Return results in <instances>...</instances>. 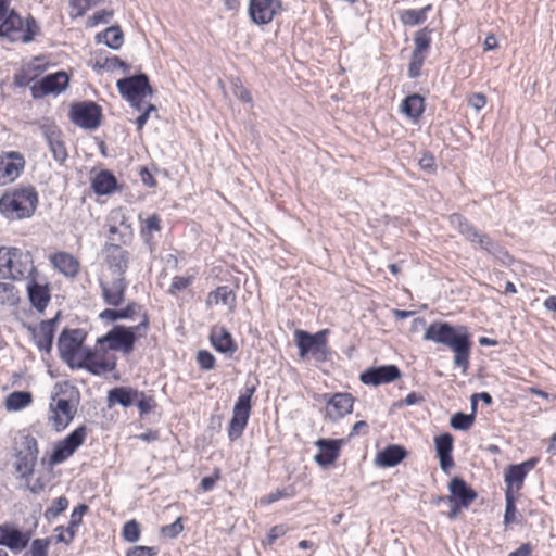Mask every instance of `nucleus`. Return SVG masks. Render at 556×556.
I'll list each match as a JSON object with an SVG mask.
<instances>
[{
    "instance_id": "nucleus-37",
    "label": "nucleus",
    "mask_w": 556,
    "mask_h": 556,
    "mask_svg": "<svg viewBox=\"0 0 556 556\" xmlns=\"http://www.w3.org/2000/svg\"><path fill=\"white\" fill-rule=\"evenodd\" d=\"M96 41L98 43L104 42L112 50H118L124 42V34L119 26H110L97 34Z\"/></svg>"
},
{
    "instance_id": "nucleus-54",
    "label": "nucleus",
    "mask_w": 556,
    "mask_h": 556,
    "mask_svg": "<svg viewBox=\"0 0 556 556\" xmlns=\"http://www.w3.org/2000/svg\"><path fill=\"white\" fill-rule=\"evenodd\" d=\"M49 147L55 161L63 163L67 159V150L64 142L58 138L49 137Z\"/></svg>"
},
{
    "instance_id": "nucleus-33",
    "label": "nucleus",
    "mask_w": 556,
    "mask_h": 556,
    "mask_svg": "<svg viewBox=\"0 0 556 556\" xmlns=\"http://www.w3.org/2000/svg\"><path fill=\"white\" fill-rule=\"evenodd\" d=\"M140 305L135 301H130L123 308L108 307L99 314V318L103 321L114 323L119 319H132L137 314Z\"/></svg>"
},
{
    "instance_id": "nucleus-18",
    "label": "nucleus",
    "mask_w": 556,
    "mask_h": 556,
    "mask_svg": "<svg viewBox=\"0 0 556 556\" xmlns=\"http://www.w3.org/2000/svg\"><path fill=\"white\" fill-rule=\"evenodd\" d=\"M401 377V370L396 365H381L369 367L361 374V381L367 386H380L395 381Z\"/></svg>"
},
{
    "instance_id": "nucleus-51",
    "label": "nucleus",
    "mask_w": 556,
    "mask_h": 556,
    "mask_svg": "<svg viewBox=\"0 0 556 556\" xmlns=\"http://www.w3.org/2000/svg\"><path fill=\"white\" fill-rule=\"evenodd\" d=\"M161 230V218L156 214H152L146 220L143 226L141 227V236L147 243L151 240V233L153 231Z\"/></svg>"
},
{
    "instance_id": "nucleus-36",
    "label": "nucleus",
    "mask_w": 556,
    "mask_h": 556,
    "mask_svg": "<svg viewBox=\"0 0 556 556\" xmlns=\"http://www.w3.org/2000/svg\"><path fill=\"white\" fill-rule=\"evenodd\" d=\"M432 10V4H427L426 7L415 10V9H405L399 11V20L404 26H417L422 24L427 20L428 13Z\"/></svg>"
},
{
    "instance_id": "nucleus-32",
    "label": "nucleus",
    "mask_w": 556,
    "mask_h": 556,
    "mask_svg": "<svg viewBox=\"0 0 556 556\" xmlns=\"http://www.w3.org/2000/svg\"><path fill=\"white\" fill-rule=\"evenodd\" d=\"M407 456V451L402 445L391 444L380 451L377 463L382 467H394Z\"/></svg>"
},
{
    "instance_id": "nucleus-23",
    "label": "nucleus",
    "mask_w": 556,
    "mask_h": 556,
    "mask_svg": "<svg viewBox=\"0 0 556 556\" xmlns=\"http://www.w3.org/2000/svg\"><path fill=\"white\" fill-rule=\"evenodd\" d=\"M343 443L342 439L317 440L315 445L319 452L314 456L315 462L324 468L332 465L339 458Z\"/></svg>"
},
{
    "instance_id": "nucleus-26",
    "label": "nucleus",
    "mask_w": 556,
    "mask_h": 556,
    "mask_svg": "<svg viewBox=\"0 0 556 556\" xmlns=\"http://www.w3.org/2000/svg\"><path fill=\"white\" fill-rule=\"evenodd\" d=\"M0 22V37L7 38L10 42L20 41L24 20L14 10H9Z\"/></svg>"
},
{
    "instance_id": "nucleus-10",
    "label": "nucleus",
    "mask_w": 556,
    "mask_h": 556,
    "mask_svg": "<svg viewBox=\"0 0 556 556\" xmlns=\"http://www.w3.org/2000/svg\"><path fill=\"white\" fill-rule=\"evenodd\" d=\"M448 502L452 508L447 514L450 519L457 517L462 508H468L469 505L478 497V493L468 485L462 477H454L448 483Z\"/></svg>"
},
{
    "instance_id": "nucleus-2",
    "label": "nucleus",
    "mask_w": 556,
    "mask_h": 556,
    "mask_svg": "<svg viewBox=\"0 0 556 556\" xmlns=\"http://www.w3.org/2000/svg\"><path fill=\"white\" fill-rule=\"evenodd\" d=\"M39 205V195L31 185L5 190L0 198V214L8 220H22L34 216Z\"/></svg>"
},
{
    "instance_id": "nucleus-4",
    "label": "nucleus",
    "mask_w": 556,
    "mask_h": 556,
    "mask_svg": "<svg viewBox=\"0 0 556 556\" xmlns=\"http://www.w3.org/2000/svg\"><path fill=\"white\" fill-rule=\"evenodd\" d=\"M150 327V319L147 313L141 316V321L132 327L115 325L104 336L97 339L98 345L108 344L111 351H122L128 355L134 351L138 337H146Z\"/></svg>"
},
{
    "instance_id": "nucleus-55",
    "label": "nucleus",
    "mask_w": 556,
    "mask_h": 556,
    "mask_svg": "<svg viewBox=\"0 0 556 556\" xmlns=\"http://www.w3.org/2000/svg\"><path fill=\"white\" fill-rule=\"evenodd\" d=\"M50 544L51 538L33 540L29 549L30 556H49Z\"/></svg>"
},
{
    "instance_id": "nucleus-59",
    "label": "nucleus",
    "mask_w": 556,
    "mask_h": 556,
    "mask_svg": "<svg viewBox=\"0 0 556 556\" xmlns=\"http://www.w3.org/2000/svg\"><path fill=\"white\" fill-rule=\"evenodd\" d=\"M21 448L18 451H25V454L37 455L39 453L38 442L35 437L30 434H23L21 441Z\"/></svg>"
},
{
    "instance_id": "nucleus-43",
    "label": "nucleus",
    "mask_w": 556,
    "mask_h": 556,
    "mask_svg": "<svg viewBox=\"0 0 556 556\" xmlns=\"http://www.w3.org/2000/svg\"><path fill=\"white\" fill-rule=\"evenodd\" d=\"M89 510L87 504H79L76 506L71 515V521L66 528V533L71 539L76 535L77 528L83 523V516Z\"/></svg>"
},
{
    "instance_id": "nucleus-17",
    "label": "nucleus",
    "mask_w": 556,
    "mask_h": 556,
    "mask_svg": "<svg viewBox=\"0 0 556 556\" xmlns=\"http://www.w3.org/2000/svg\"><path fill=\"white\" fill-rule=\"evenodd\" d=\"M103 302L111 307H118L125 301L128 282L124 276L113 278L111 281L99 280Z\"/></svg>"
},
{
    "instance_id": "nucleus-6",
    "label": "nucleus",
    "mask_w": 556,
    "mask_h": 556,
    "mask_svg": "<svg viewBox=\"0 0 556 556\" xmlns=\"http://www.w3.org/2000/svg\"><path fill=\"white\" fill-rule=\"evenodd\" d=\"M5 251L8 254L1 255V279L22 280L37 273L29 252H22L17 248H5Z\"/></svg>"
},
{
    "instance_id": "nucleus-28",
    "label": "nucleus",
    "mask_w": 556,
    "mask_h": 556,
    "mask_svg": "<svg viewBox=\"0 0 556 556\" xmlns=\"http://www.w3.org/2000/svg\"><path fill=\"white\" fill-rule=\"evenodd\" d=\"M91 188L97 195H109L121 190L116 177L109 169H101L94 175Z\"/></svg>"
},
{
    "instance_id": "nucleus-38",
    "label": "nucleus",
    "mask_w": 556,
    "mask_h": 556,
    "mask_svg": "<svg viewBox=\"0 0 556 556\" xmlns=\"http://www.w3.org/2000/svg\"><path fill=\"white\" fill-rule=\"evenodd\" d=\"M15 457L14 467L16 472L20 473L22 479H28L34 473L38 456L25 454V451H16Z\"/></svg>"
},
{
    "instance_id": "nucleus-15",
    "label": "nucleus",
    "mask_w": 556,
    "mask_h": 556,
    "mask_svg": "<svg viewBox=\"0 0 556 556\" xmlns=\"http://www.w3.org/2000/svg\"><path fill=\"white\" fill-rule=\"evenodd\" d=\"M61 318V311H58L53 318L42 320L39 324L38 329L33 326H28V330L30 331L37 348L40 351H45L47 354L51 353L54 332L59 320Z\"/></svg>"
},
{
    "instance_id": "nucleus-64",
    "label": "nucleus",
    "mask_w": 556,
    "mask_h": 556,
    "mask_svg": "<svg viewBox=\"0 0 556 556\" xmlns=\"http://www.w3.org/2000/svg\"><path fill=\"white\" fill-rule=\"evenodd\" d=\"M287 527L285 525H277L270 528V530L267 533V543L269 545L274 544V542L286 534Z\"/></svg>"
},
{
    "instance_id": "nucleus-8",
    "label": "nucleus",
    "mask_w": 556,
    "mask_h": 556,
    "mask_svg": "<svg viewBox=\"0 0 556 556\" xmlns=\"http://www.w3.org/2000/svg\"><path fill=\"white\" fill-rule=\"evenodd\" d=\"M116 86L121 96L137 110H141L143 98L153 96L149 77L143 73L122 78L117 80Z\"/></svg>"
},
{
    "instance_id": "nucleus-30",
    "label": "nucleus",
    "mask_w": 556,
    "mask_h": 556,
    "mask_svg": "<svg viewBox=\"0 0 556 556\" xmlns=\"http://www.w3.org/2000/svg\"><path fill=\"white\" fill-rule=\"evenodd\" d=\"M51 263L66 277L74 278L79 273V261L70 253L58 252L53 254L51 256Z\"/></svg>"
},
{
    "instance_id": "nucleus-22",
    "label": "nucleus",
    "mask_w": 556,
    "mask_h": 556,
    "mask_svg": "<svg viewBox=\"0 0 556 556\" xmlns=\"http://www.w3.org/2000/svg\"><path fill=\"white\" fill-rule=\"evenodd\" d=\"M103 252L109 269L113 274L124 276L129 265V252L117 243H106Z\"/></svg>"
},
{
    "instance_id": "nucleus-40",
    "label": "nucleus",
    "mask_w": 556,
    "mask_h": 556,
    "mask_svg": "<svg viewBox=\"0 0 556 556\" xmlns=\"http://www.w3.org/2000/svg\"><path fill=\"white\" fill-rule=\"evenodd\" d=\"M43 70V67L35 64V62L28 63L14 75V84L17 87H27Z\"/></svg>"
},
{
    "instance_id": "nucleus-57",
    "label": "nucleus",
    "mask_w": 556,
    "mask_h": 556,
    "mask_svg": "<svg viewBox=\"0 0 556 556\" xmlns=\"http://www.w3.org/2000/svg\"><path fill=\"white\" fill-rule=\"evenodd\" d=\"M113 16L112 10H100L93 13L91 16L87 20V26L88 27H94L99 24H106L110 22L111 17Z\"/></svg>"
},
{
    "instance_id": "nucleus-48",
    "label": "nucleus",
    "mask_w": 556,
    "mask_h": 556,
    "mask_svg": "<svg viewBox=\"0 0 556 556\" xmlns=\"http://www.w3.org/2000/svg\"><path fill=\"white\" fill-rule=\"evenodd\" d=\"M17 301L18 296L15 286L10 282H0V304L13 305Z\"/></svg>"
},
{
    "instance_id": "nucleus-29",
    "label": "nucleus",
    "mask_w": 556,
    "mask_h": 556,
    "mask_svg": "<svg viewBox=\"0 0 556 556\" xmlns=\"http://www.w3.org/2000/svg\"><path fill=\"white\" fill-rule=\"evenodd\" d=\"M210 341L216 351L230 356L238 349L230 331L224 327H214L210 334Z\"/></svg>"
},
{
    "instance_id": "nucleus-20",
    "label": "nucleus",
    "mask_w": 556,
    "mask_h": 556,
    "mask_svg": "<svg viewBox=\"0 0 556 556\" xmlns=\"http://www.w3.org/2000/svg\"><path fill=\"white\" fill-rule=\"evenodd\" d=\"M25 166V160L20 152L11 151L0 154V179L3 185L20 177Z\"/></svg>"
},
{
    "instance_id": "nucleus-9",
    "label": "nucleus",
    "mask_w": 556,
    "mask_h": 556,
    "mask_svg": "<svg viewBox=\"0 0 556 556\" xmlns=\"http://www.w3.org/2000/svg\"><path fill=\"white\" fill-rule=\"evenodd\" d=\"M70 119L76 126L87 129H97L102 119V109L93 101H80L71 104Z\"/></svg>"
},
{
    "instance_id": "nucleus-12",
    "label": "nucleus",
    "mask_w": 556,
    "mask_h": 556,
    "mask_svg": "<svg viewBox=\"0 0 556 556\" xmlns=\"http://www.w3.org/2000/svg\"><path fill=\"white\" fill-rule=\"evenodd\" d=\"M87 333L85 330L76 328L62 330L59 340L58 349L60 357L72 368H75L74 359L78 351L81 349L84 341L86 340Z\"/></svg>"
},
{
    "instance_id": "nucleus-25",
    "label": "nucleus",
    "mask_w": 556,
    "mask_h": 556,
    "mask_svg": "<svg viewBox=\"0 0 556 556\" xmlns=\"http://www.w3.org/2000/svg\"><path fill=\"white\" fill-rule=\"evenodd\" d=\"M434 445L437 456L440 462L441 469L448 473L450 470L454 467L455 463L452 456L453 446H454V438L451 433L445 432L434 438Z\"/></svg>"
},
{
    "instance_id": "nucleus-60",
    "label": "nucleus",
    "mask_w": 556,
    "mask_h": 556,
    "mask_svg": "<svg viewBox=\"0 0 556 556\" xmlns=\"http://www.w3.org/2000/svg\"><path fill=\"white\" fill-rule=\"evenodd\" d=\"M193 280L192 276L182 277V276H175L173 278L172 285L168 289V292L172 295H175L178 291L187 289Z\"/></svg>"
},
{
    "instance_id": "nucleus-34",
    "label": "nucleus",
    "mask_w": 556,
    "mask_h": 556,
    "mask_svg": "<svg viewBox=\"0 0 556 556\" xmlns=\"http://www.w3.org/2000/svg\"><path fill=\"white\" fill-rule=\"evenodd\" d=\"M425 108V98L418 93H413L402 101L401 112L416 122L424 114Z\"/></svg>"
},
{
    "instance_id": "nucleus-56",
    "label": "nucleus",
    "mask_w": 556,
    "mask_h": 556,
    "mask_svg": "<svg viewBox=\"0 0 556 556\" xmlns=\"http://www.w3.org/2000/svg\"><path fill=\"white\" fill-rule=\"evenodd\" d=\"M139 409L140 416L149 414L156 407V402L153 396L144 394L140 391L139 397L135 401Z\"/></svg>"
},
{
    "instance_id": "nucleus-49",
    "label": "nucleus",
    "mask_w": 556,
    "mask_h": 556,
    "mask_svg": "<svg viewBox=\"0 0 556 556\" xmlns=\"http://www.w3.org/2000/svg\"><path fill=\"white\" fill-rule=\"evenodd\" d=\"M123 64V60H121L118 56H105L100 58L94 62L93 70L96 71H108V72H115L119 70V66Z\"/></svg>"
},
{
    "instance_id": "nucleus-52",
    "label": "nucleus",
    "mask_w": 556,
    "mask_h": 556,
    "mask_svg": "<svg viewBox=\"0 0 556 556\" xmlns=\"http://www.w3.org/2000/svg\"><path fill=\"white\" fill-rule=\"evenodd\" d=\"M516 497L515 494H511L510 491L505 492V513H504V523L505 526H509L516 522Z\"/></svg>"
},
{
    "instance_id": "nucleus-11",
    "label": "nucleus",
    "mask_w": 556,
    "mask_h": 556,
    "mask_svg": "<svg viewBox=\"0 0 556 556\" xmlns=\"http://www.w3.org/2000/svg\"><path fill=\"white\" fill-rule=\"evenodd\" d=\"M87 437V427L81 425L59 441L52 454L50 455V465H58L68 459L79 446H81Z\"/></svg>"
},
{
    "instance_id": "nucleus-21",
    "label": "nucleus",
    "mask_w": 556,
    "mask_h": 556,
    "mask_svg": "<svg viewBox=\"0 0 556 556\" xmlns=\"http://www.w3.org/2000/svg\"><path fill=\"white\" fill-rule=\"evenodd\" d=\"M31 535L30 530L23 532L9 523L0 525V545L7 546L13 552L26 548Z\"/></svg>"
},
{
    "instance_id": "nucleus-45",
    "label": "nucleus",
    "mask_w": 556,
    "mask_h": 556,
    "mask_svg": "<svg viewBox=\"0 0 556 556\" xmlns=\"http://www.w3.org/2000/svg\"><path fill=\"white\" fill-rule=\"evenodd\" d=\"M116 367L115 361L109 362L105 359L102 361H93L89 364L80 365V368L88 370L90 374L99 376L102 372H110L114 370Z\"/></svg>"
},
{
    "instance_id": "nucleus-16",
    "label": "nucleus",
    "mask_w": 556,
    "mask_h": 556,
    "mask_svg": "<svg viewBox=\"0 0 556 556\" xmlns=\"http://www.w3.org/2000/svg\"><path fill=\"white\" fill-rule=\"evenodd\" d=\"M539 459L532 457L520 464L509 465L504 475L506 484L505 492L510 491L511 494L522 489L527 475L536 466Z\"/></svg>"
},
{
    "instance_id": "nucleus-39",
    "label": "nucleus",
    "mask_w": 556,
    "mask_h": 556,
    "mask_svg": "<svg viewBox=\"0 0 556 556\" xmlns=\"http://www.w3.org/2000/svg\"><path fill=\"white\" fill-rule=\"evenodd\" d=\"M431 34L432 29L424 27L416 31L414 36V50L412 54L427 58L428 51L431 46Z\"/></svg>"
},
{
    "instance_id": "nucleus-44",
    "label": "nucleus",
    "mask_w": 556,
    "mask_h": 556,
    "mask_svg": "<svg viewBox=\"0 0 556 556\" xmlns=\"http://www.w3.org/2000/svg\"><path fill=\"white\" fill-rule=\"evenodd\" d=\"M102 0H70L71 12L70 16L72 18L81 17L86 14V12L99 4Z\"/></svg>"
},
{
    "instance_id": "nucleus-63",
    "label": "nucleus",
    "mask_w": 556,
    "mask_h": 556,
    "mask_svg": "<svg viewBox=\"0 0 556 556\" xmlns=\"http://www.w3.org/2000/svg\"><path fill=\"white\" fill-rule=\"evenodd\" d=\"M159 554V548L154 546H135L129 549L126 556H156Z\"/></svg>"
},
{
    "instance_id": "nucleus-42",
    "label": "nucleus",
    "mask_w": 556,
    "mask_h": 556,
    "mask_svg": "<svg viewBox=\"0 0 556 556\" xmlns=\"http://www.w3.org/2000/svg\"><path fill=\"white\" fill-rule=\"evenodd\" d=\"M33 401V395L28 391H14L5 399V406L9 410H20Z\"/></svg>"
},
{
    "instance_id": "nucleus-13",
    "label": "nucleus",
    "mask_w": 556,
    "mask_h": 556,
    "mask_svg": "<svg viewBox=\"0 0 556 556\" xmlns=\"http://www.w3.org/2000/svg\"><path fill=\"white\" fill-rule=\"evenodd\" d=\"M68 85L70 75L66 72L48 74L30 87L31 97L41 99L48 94H60L67 89Z\"/></svg>"
},
{
    "instance_id": "nucleus-27",
    "label": "nucleus",
    "mask_w": 556,
    "mask_h": 556,
    "mask_svg": "<svg viewBox=\"0 0 556 556\" xmlns=\"http://www.w3.org/2000/svg\"><path fill=\"white\" fill-rule=\"evenodd\" d=\"M27 295L30 304L40 313L46 309L51 299L48 285L38 283L35 276L30 277L27 282Z\"/></svg>"
},
{
    "instance_id": "nucleus-47",
    "label": "nucleus",
    "mask_w": 556,
    "mask_h": 556,
    "mask_svg": "<svg viewBox=\"0 0 556 556\" xmlns=\"http://www.w3.org/2000/svg\"><path fill=\"white\" fill-rule=\"evenodd\" d=\"M39 30H40V28H39L36 20L29 15L24 21V28L20 36V41H22L24 43L31 42L34 40L35 36L39 34Z\"/></svg>"
},
{
    "instance_id": "nucleus-24",
    "label": "nucleus",
    "mask_w": 556,
    "mask_h": 556,
    "mask_svg": "<svg viewBox=\"0 0 556 556\" xmlns=\"http://www.w3.org/2000/svg\"><path fill=\"white\" fill-rule=\"evenodd\" d=\"M354 397L350 393H334L326 401V416L331 420L340 419L353 410Z\"/></svg>"
},
{
    "instance_id": "nucleus-46",
    "label": "nucleus",
    "mask_w": 556,
    "mask_h": 556,
    "mask_svg": "<svg viewBox=\"0 0 556 556\" xmlns=\"http://www.w3.org/2000/svg\"><path fill=\"white\" fill-rule=\"evenodd\" d=\"M141 526L136 519L128 520L124 523L122 538L129 543H135L140 539Z\"/></svg>"
},
{
    "instance_id": "nucleus-5",
    "label": "nucleus",
    "mask_w": 556,
    "mask_h": 556,
    "mask_svg": "<svg viewBox=\"0 0 556 556\" xmlns=\"http://www.w3.org/2000/svg\"><path fill=\"white\" fill-rule=\"evenodd\" d=\"M328 329H323L316 333H309L306 330L298 329L294 331V339L299 349V356L304 359L308 354L317 363H325L331 356V350L328 346Z\"/></svg>"
},
{
    "instance_id": "nucleus-35",
    "label": "nucleus",
    "mask_w": 556,
    "mask_h": 556,
    "mask_svg": "<svg viewBox=\"0 0 556 556\" xmlns=\"http://www.w3.org/2000/svg\"><path fill=\"white\" fill-rule=\"evenodd\" d=\"M222 302L232 313L236 308V293L228 286L217 287L207 295L206 304L216 305Z\"/></svg>"
},
{
    "instance_id": "nucleus-14",
    "label": "nucleus",
    "mask_w": 556,
    "mask_h": 556,
    "mask_svg": "<svg viewBox=\"0 0 556 556\" xmlns=\"http://www.w3.org/2000/svg\"><path fill=\"white\" fill-rule=\"evenodd\" d=\"M51 400L49 405L51 412L49 422L53 426L55 431L60 432L73 421L77 409L70 400L56 399V396H52Z\"/></svg>"
},
{
    "instance_id": "nucleus-58",
    "label": "nucleus",
    "mask_w": 556,
    "mask_h": 556,
    "mask_svg": "<svg viewBox=\"0 0 556 556\" xmlns=\"http://www.w3.org/2000/svg\"><path fill=\"white\" fill-rule=\"evenodd\" d=\"M197 361L200 368L203 370H212L216 365L214 355L206 350H200L198 352Z\"/></svg>"
},
{
    "instance_id": "nucleus-7",
    "label": "nucleus",
    "mask_w": 556,
    "mask_h": 556,
    "mask_svg": "<svg viewBox=\"0 0 556 556\" xmlns=\"http://www.w3.org/2000/svg\"><path fill=\"white\" fill-rule=\"evenodd\" d=\"M255 391V384H247L244 391L241 392L238 396L233 405L232 416L227 428V433L230 441H236L242 435L251 415L252 396L254 395Z\"/></svg>"
},
{
    "instance_id": "nucleus-3",
    "label": "nucleus",
    "mask_w": 556,
    "mask_h": 556,
    "mask_svg": "<svg viewBox=\"0 0 556 556\" xmlns=\"http://www.w3.org/2000/svg\"><path fill=\"white\" fill-rule=\"evenodd\" d=\"M448 222L467 241L477 244L482 251L492 255L502 264L508 265L513 261V257L505 248L494 241L489 235L480 232L465 216L453 213L448 216Z\"/></svg>"
},
{
    "instance_id": "nucleus-61",
    "label": "nucleus",
    "mask_w": 556,
    "mask_h": 556,
    "mask_svg": "<svg viewBox=\"0 0 556 556\" xmlns=\"http://www.w3.org/2000/svg\"><path fill=\"white\" fill-rule=\"evenodd\" d=\"M426 58L412 54L410 61L408 64V76L410 78H417L421 74V68L425 63Z\"/></svg>"
},
{
    "instance_id": "nucleus-1",
    "label": "nucleus",
    "mask_w": 556,
    "mask_h": 556,
    "mask_svg": "<svg viewBox=\"0 0 556 556\" xmlns=\"http://www.w3.org/2000/svg\"><path fill=\"white\" fill-rule=\"evenodd\" d=\"M424 340L450 348L455 354L454 366L460 368L464 374L467 372L469 368L471 341L466 327H454L446 321H435L427 328L424 333Z\"/></svg>"
},
{
    "instance_id": "nucleus-31",
    "label": "nucleus",
    "mask_w": 556,
    "mask_h": 556,
    "mask_svg": "<svg viewBox=\"0 0 556 556\" xmlns=\"http://www.w3.org/2000/svg\"><path fill=\"white\" fill-rule=\"evenodd\" d=\"M140 391L128 387H116L109 391L108 402L109 406L119 404L123 407L131 406L139 397Z\"/></svg>"
},
{
    "instance_id": "nucleus-19",
    "label": "nucleus",
    "mask_w": 556,
    "mask_h": 556,
    "mask_svg": "<svg viewBox=\"0 0 556 556\" xmlns=\"http://www.w3.org/2000/svg\"><path fill=\"white\" fill-rule=\"evenodd\" d=\"M281 10V0H250L249 16L257 25L269 24Z\"/></svg>"
},
{
    "instance_id": "nucleus-41",
    "label": "nucleus",
    "mask_w": 556,
    "mask_h": 556,
    "mask_svg": "<svg viewBox=\"0 0 556 556\" xmlns=\"http://www.w3.org/2000/svg\"><path fill=\"white\" fill-rule=\"evenodd\" d=\"M476 412L477 403H472L470 414H465L463 412L455 413L450 419L451 427L460 431L470 429L476 420Z\"/></svg>"
},
{
    "instance_id": "nucleus-50",
    "label": "nucleus",
    "mask_w": 556,
    "mask_h": 556,
    "mask_svg": "<svg viewBox=\"0 0 556 556\" xmlns=\"http://www.w3.org/2000/svg\"><path fill=\"white\" fill-rule=\"evenodd\" d=\"M295 494L293 486H286L282 489H277L275 492H271L261 498V504L263 505H269L273 504L281 498H290L293 497Z\"/></svg>"
},
{
    "instance_id": "nucleus-53",
    "label": "nucleus",
    "mask_w": 556,
    "mask_h": 556,
    "mask_svg": "<svg viewBox=\"0 0 556 556\" xmlns=\"http://www.w3.org/2000/svg\"><path fill=\"white\" fill-rule=\"evenodd\" d=\"M68 498L66 496H60L56 500H54L45 511V517L48 520L55 519L61 513L67 509L68 507Z\"/></svg>"
},
{
    "instance_id": "nucleus-62",
    "label": "nucleus",
    "mask_w": 556,
    "mask_h": 556,
    "mask_svg": "<svg viewBox=\"0 0 556 556\" xmlns=\"http://www.w3.org/2000/svg\"><path fill=\"white\" fill-rule=\"evenodd\" d=\"M182 530H184V526L181 522V518L179 517L173 523L164 526L162 528V533L165 536L174 539V538L178 536L182 532Z\"/></svg>"
}]
</instances>
